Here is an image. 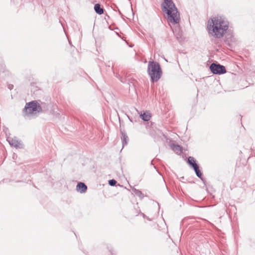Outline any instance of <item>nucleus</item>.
<instances>
[{
	"instance_id": "1",
	"label": "nucleus",
	"mask_w": 255,
	"mask_h": 255,
	"mask_svg": "<svg viewBox=\"0 0 255 255\" xmlns=\"http://www.w3.org/2000/svg\"><path fill=\"white\" fill-rule=\"evenodd\" d=\"M207 28L209 34L215 38H220L226 33L229 22L224 18L216 16L209 20Z\"/></svg>"
},
{
	"instance_id": "2",
	"label": "nucleus",
	"mask_w": 255,
	"mask_h": 255,
	"mask_svg": "<svg viewBox=\"0 0 255 255\" xmlns=\"http://www.w3.org/2000/svg\"><path fill=\"white\" fill-rule=\"evenodd\" d=\"M162 10L168 15V20L172 24L178 23L180 14L172 0H163Z\"/></svg>"
},
{
	"instance_id": "3",
	"label": "nucleus",
	"mask_w": 255,
	"mask_h": 255,
	"mask_svg": "<svg viewBox=\"0 0 255 255\" xmlns=\"http://www.w3.org/2000/svg\"><path fill=\"white\" fill-rule=\"evenodd\" d=\"M147 72L152 82L157 81L161 77L162 70L158 63L149 61Z\"/></svg>"
},
{
	"instance_id": "4",
	"label": "nucleus",
	"mask_w": 255,
	"mask_h": 255,
	"mask_svg": "<svg viewBox=\"0 0 255 255\" xmlns=\"http://www.w3.org/2000/svg\"><path fill=\"white\" fill-rule=\"evenodd\" d=\"M43 111L42 106L37 101L27 103L24 108V112L27 116L35 115Z\"/></svg>"
},
{
	"instance_id": "5",
	"label": "nucleus",
	"mask_w": 255,
	"mask_h": 255,
	"mask_svg": "<svg viewBox=\"0 0 255 255\" xmlns=\"http://www.w3.org/2000/svg\"><path fill=\"white\" fill-rule=\"evenodd\" d=\"M210 69L211 71L214 74H222L226 72L225 66L219 64H211L210 66Z\"/></svg>"
},
{
	"instance_id": "6",
	"label": "nucleus",
	"mask_w": 255,
	"mask_h": 255,
	"mask_svg": "<svg viewBox=\"0 0 255 255\" xmlns=\"http://www.w3.org/2000/svg\"><path fill=\"white\" fill-rule=\"evenodd\" d=\"M6 140L8 141L10 146H13L16 148H22L23 147V145L22 142L20 140H18L16 137H11L10 136H7L6 138Z\"/></svg>"
},
{
	"instance_id": "7",
	"label": "nucleus",
	"mask_w": 255,
	"mask_h": 255,
	"mask_svg": "<svg viewBox=\"0 0 255 255\" xmlns=\"http://www.w3.org/2000/svg\"><path fill=\"white\" fill-rule=\"evenodd\" d=\"M87 189L86 184L82 182L79 183L76 186V190L80 193H85Z\"/></svg>"
},
{
	"instance_id": "8",
	"label": "nucleus",
	"mask_w": 255,
	"mask_h": 255,
	"mask_svg": "<svg viewBox=\"0 0 255 255\" xmlns=\"http://www.w3.org/2000/svg\"><path fill=\"white\" fill-rule=\"evenodd\" d=\"M140 117L143 121H148L150 119L151 115L149 112H146L143 114L141 113L140 115Z\"/></svg>"
},
{
	"instance_id": "9",
	"label": "nucleus",
	"mask_w": 255,
	"mask_h": 255,
	"mask_svg": "<svg viewBox=\"0 0 255 255\" xmlns=\"http://www.w3.org/2000/svg\"><path fill=\"white\" fill-rule=\"evenodd\" d=\"M94 9L95 11L99 14H102L104 13V9L101 7L99 3H97L94 6Z\"/></svg>"
},
{
	"instance_id": "10",
	"label": "nucleus",
	"mask_w": 255,
	"mask_h": 255,
	"mask_svg": "<svg viewBox=\"0 0 255 255\" xmlns=\"http://www.w3.org/2000/svg\"><path fill=\"white\" fill-rule=\"evenodd\" d=\"M193 169L196 173V175L199 178L202 179V174L199 169L198 165L197 164H194V167H193Z\"/></svg>"
},
{
	"instance_id": "11",
	"label": "nucleus",
	"mask_w": 255,
	"mask_h": 255,
	"mask_svg": "<svg viewBox=\"0 0 255 255\" xmlns=\"http://www.w3.org/2000/svg\"><path fill=\"white\" fill-rule=\"evenodd\" d=\"M122 144H123V146L124 147V146H125L127 144L128 140V136L126 134L124 133L123 132H122Z\"/></svg>"
},
{
	"instance_id": "12",
	"label": "nucleus",
	"mask_w": 255,
	"mask_h": 255,
	"mask_svg": "<svg viewBox=\"0 0 255 255\" xmlns=\"http://www.w3.org/2000/svg\"><path fill=\"white\" fill-rule=\"evenodd\" d=\"M172 149L177 154H180L182 152V148L178 145L174 144L172 146Z\"/></svg>"
},
{
	"instance_id": "13",
	"label": "nucleus",
	"mask_w": 255,
	"mask_h": 255,
	"mask_svg": "<svg viewBox=\"0 0 255 255\" xmlns=\"http://www.w3.org/2000/svg\"><path fill=\"white\" fill-rule=\"evenodd\" d=\"M188 160V163L192 166L193 168L194 167V164H197L195 160L193 157H189Z\"/></svg>"
},
{
	"instance_id": "14",
	"label": "nucleus",
	"mask_w": 255,
	"mask_h": 255,
	"mask_svg": "<svg viewBox=\"0 0 255 255\" xmlns=\"http://www.w3.org/2000/svg\"><path fill=\"white\" fill-rule=\"evenodd\" d=\"M117 181L114 179H111L109 181V184L111 186H114L116 184Z\"/></svg>"
},
{
	"instance_id": "15",
	"label": "nucleus",
	"mask_w": 255,
	"mask_h": 255,
	"mask_svg": "<svg viewBox=\"0 0 255 255\" xmlns=\"http://www.w3.org/2000/svg\"><path fill=\"white\" fill-rule=\"evenodd\" d=\"M12 87H13L12 85H9V86H8V88L10 90L12 88Z\"/></svg>"
},
{
	"instance_id": "16",
	"label": "nucleus",
	"mask_w": 255,
	"mask_h": 255,
	"mask_svg": "<svg viewBox=\"0 0 255 255\" xmlns=\"http://www.w3.org/2000/svg\"><path fill=\"white\" fill-rule=\"evenodd\" d=\"M136 194H141V192L140 191H137Z\"/></svg>"
},
{
	"instance_id": "17",
	"label": "nucleus",
	"mask_w": 255,
	"mask_h": 255,
	"mask_svg": "<svg viewBox=\"0 0 255 255\" xmlns=\"http://www.w3.org/2000/svg\"><path fill=\"white\" fill-rule=\"evenodd\" d=\"M42 105H43V104H41V106H42ZM42 108H43V107H42Z\"/></svg>"
}]
</instances>
